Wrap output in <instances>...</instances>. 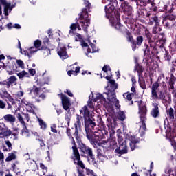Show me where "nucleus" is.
Returning a JSON list of instances; mask_svg holds the SVG:
<instances>
[{
  "label": "nucleus",
  "instance_id": "1",
  "mask_svg": "<svg viewBox=\"0 0 176 176\" xmlns=\"http://www.w3.org/2000/svg\"><path fill=\"white\" fill-rule=\"evenodd\" d=\"M102 71L107 75L105 76V79L109 81L108 83H109L110 87L112 89V91H109L108 93H105L107 96V100L118 108L119 107V100L116 99V94H115V90L118 89V85L115 83V80L111 79V67L108 65H105Z\"/></svg>",
  "mask_w": 176,
  "mask_h": 176
},
{
  "label": "nucleus",
  "instance_id": "2",
  "mask_svg": "<svg viewBox=\"0 0 176 176\" xmlns=\"http://www.w3.org/2000/svg\"><path fill=\"white\" fill-rule=\"evenodd\" d=\"M115 6L113 5H109L105 6V12L106 16L108 19H109V21L112 27H114L116 30H120L121 25L120 22H119V16L115 15L116 13L114 12Z\"/></svg>",
  "mask_w": 176,
  "mask_h": 176
},
{
  "label": "nucleus",
  "instance_id": "3",
  "mask_svg": "<svg viewBox=\"0 0 176 176\" xmlns=\"http://www.w3.org/2000/svg\"><path fill=\"white\" fill-rule=\"evenodd\" d=\"M139 107V114L141 120L142 126H140L139 131L144 133L146 130V125H145V120L146 119V107L142 102V101L135 102Z\"/></svg>",
  "mask_w": 176,
  "mask_h": 176
},
{
  "label": "nucleus",
  "instance_id": "4",
  "mask_svg": "<svg viewBox=\"0 0 176 176\" xmlns=\"http://www.w3.org/2000/svg\"><path fill=\"white\" fill-rule=\"evenodd\" d=\"M92 95V100L88 101V107L89 108H91V109H94L95 104L93 102H97L98 105H104V107H107V102L105 101V98L104 96L100 93H97L95 94H93V92H91Z\"/></svg>",
  "mask_w": 176,
  "mask_h": 176
},
{
  "label": "nucleus",
  "instance_id": "5",
  "mask_svg": "<svg viewBox=\"0 0 176 176\" xmlns=\"http://www.w3.org/2000/svg\"><path fill=\"white\" fill-rule=\"evenodd\" d=\"M159 89V82H155L152 85L151 87V98L155 101H159V100H164L166 96L162 91L157 92Z\"/></svg>",
  "mask_w": 176,
  "mask_h": 176
},
{
  "label": "nucleus",
  "instance_id": "6",
  "mask_svg": "<svg viewBox=\"0 0 176 176\" xmlns=\"http://www.w3.org/2000/svg\"><path fill=\"white\" fill-rule=\"evenodd\" d=\"M80 23L81 24L83 31H85V32H87V28L90 25V16H89L87 9H82L80 16Z\"/></svg>",
  "mask_w": 176,
  "mask_h": 176
},
{
  "label": "nucleus",
  "instance_id": "7",
  "mask_svg": "<svg viewBox=\"0 0 176 176\" xmlns=\"http://www.w3.org/2000/svg\"><path fill=\"white\" fill-rule=\"evenodd\" d=\"M80 113H82L85 122H89V124L92 126H96V122L91 120L93 118V112L89 111L87 106H84L81 110H80Z\"/></svg>",
  "mask_w": 176,
  "mask_h": 176
},
{
  "label": "nucleus",
  "instance_id": "8",
  "mask_svg": "<svg viewBox=\"0 0 176 176\" xmlns=\"http://www.w3.org/2000/svg\"><path fill=\"white\" fill-rule=\"evenodd\" d=\"M28 91H30V96L34 98H38V97H39L40 98H42V100H44L45 97V94L42 93V89L38 88V87L35 85L33 86V89H29Z\"/></svg>",
  "mask_w": 176,
  "mask_h": 176
},
{
  "label": "nucleus",
  "instance_id": "9",
  "mask_svg": "<svg viewBox=\"0 0 176 176\" xmlns=\"http://www.w3.org/2000/svg\"><path fill=\"white\" fill-rule=\"evenodd\" d=\"M73 149V155H74V164H76L77 166H79V167H81V168H85V164L82 161H80V155L79 154V151H78V148L75 146H72Z\"/></svg>",
  "mask_w": 176,
  "mask_h": 176
},
{
  "label": "nucleus",
  "instance_id": "10",
  "mask_svg": "<svg viewBox=\"0 0 176 176\" xmlns=\"http://www.w3.org/2000/svg\"><path fill=\"white\" fill-rule=\"evenodd\" d=\"M57 53L62 60L68 58V54L67 53V48L64 44H59L57 48Z\"/></svg>",
  "mask_w": 176,
  "mask_h": 176
},
{
  "label": "nucleus",
  "instance_id": "11",
  "mask_svg": "<svg viewBox=\"0 0 176 176\" xmlns=\"http://www.w3.org/2000/svg\"><path fill=\"white\" fill-rule=\"evenodd\" d=\"M116 153L120 155H124L127 153V144H126V141H122V142H120V145L118 148L115 150Z\"/></svg>",
  "mask_w": 176,
  "mask_h": 176
},
{
  "label": "nucleus",
  "instance_id": "12",
  "mask_svg": "<svg viewBox=\"0 0 176 176\" xmlns=\"http://www.w3.org/2000/svg\"><path fill=\"white\" fill-rule=\"evenodd\" d=\"M0 3L4 6V14L5 16H9V13L12 12L13 7L10 3H8L6 0H0Z\"/></svg>",
  "mask_w": 176,
  "mask_h": 176
},
{
  "label": "nucleus",
  "instance_id": "13",
  "mask_svg": "<svg viewBox=\"0 0 176 176\" xmlns=\"http://www.w3.org/2000/svg\"><path fill=\"white\" fill-rule=\"evenodd\" d=\"M12 135V131L8 129V127L5 126V124H0V135H3V137H9V135Z\"/></svg>",
  "mask_w": 176,
  "mask_h": 176
},
{
  "label": "nucleus",
  "instance_id": "14",
  "mask_svg": "<svg viewBox=\"0 0 176 176\" xmlns=\"http://www.w3.org/2000/svg\"><path fill=\"white\" fill-rule=\"evenodd\" d=\"M61 100H62V105L63 107V109L65 111L69 109V107H71V102L69 101V99L68 98V97H67L65 95H62Z\"/></svg>",
  "mask_w": 176,
  "mask_h": 176
},
{
  "label": "nucleus",
  "instance_id": "15",
  "mask_svg": "<svg viewBox=\"0 0 176 176\" xmlns=\"http://www.w3.org/2000/svg\"><path fill=\"white\" fill-rule=\"evenodd\" d=\"M152 106H153V109L151 110V116H153V118H157L159 116V104L157 103H152Z\"/></svg>",
  "mask_w": 176,
  "mask_h": 176
},
{
  "label": "nucleus",
  "instance_id": "16",
  "mask_svg": "<svg viewBox=\"0 0 176 176\" xmlns=\"http://www.w3.org/2000/svg\"><path fill=\"white\" fill-rule=\"evenodd\" d=\"M166 135L167 137H176V127L173 126V128L169 127L166 130Z\"/></svg>",
  "mask_w": 176,
  "mask_h": 176
},
{
  "label": "nucleus",
  "instance_id": "17",
  "mask_svg": "<svg viewBox=\"0 0 176 176\" xmlns=\"http://www.w3.org/2000/svg\"><path fill=\"white\" fill-rule=\"evenodd\" d=\"M3 119L5 122H7L8 123H14L16 122V117L12 114H7L3 116Z\"/></svg>",
  "mask_w": 176,
  "mask_h": 176
},
{
  "label": "nucleus",
  "instance_id": "18",
  "mask_svg": "<svg viewBox=\"0 0 176 176\" xmlns=\"http://www.w3.org/2000/svg\"><path fill=\"white\" fill-rule=\"evenodd\" d=\"M75 41L76 42H81V46L82 47H87L88 45L82 39V35H80L79 33H76L75 36Z\"/></svg>",
  "mask_w": 176,
  "mask_h": 176
},
{
  "label": "nucleus",
  "instance_id": "19",
  "mask_svg": "<svg viewBox=\"0 0 176 176\" xmlns=\"http://www.w3.org/2000/svg\"><path fill=\"white\" fill-rule=\"evenodd\" d=\"M129 141H130L129 144L131 146V151H134V149L135 148V144H137V142H138V140H137L135 137H133L131 135H129Z\"/></svg>",
  "mask_w": 176,
  "mask_h": 176
},
{
  "label": "nucleus",
  "instance_id": "20",
  "mask_svg": "<svg viewBox=\"0 0 176 176\" xmlns=\"http://www.w3.org/2000/svg\"><path fill=\"white\" fill-rule=\"evenodd\" d=\"M1 97L3 98H7L10 102H14V100H13V98H12V96L6 91V90L2 91Z\"/></svg>",
  "mask_w": 176,
  "mask_h": 176
},
{
  "label": "nucleus",
  "instance_id": "21",
  "mask_svg": "<svg viewBox=\"0 0 176 176\" xmlns=\"http://www.w3.org/2000/svg\"><path fill=\"white\" fill-rule=\"evenodd\" d=\"M123 10H124L125 13L128 14V16H130L131 14V12H133V8L128 4H124L122 6Z\"/></svg>",
  "mask_w": 176,
  "mask_h": 176
},
{
  "label": "nucleus",
  "instance_id": "22",
  "mask_svg": "<svg viewBox=\"0 0 176 176\" xmlns=\"http://www.w3.org/2000/svg\"><path fill=\"white\" fill-rule=\"evenodd\" d=\"M80 72V67H76L75 70H69L67 72V75H69V76H72V75L76 76L79 74Z\"/></svg>",
  "mask_w": 176,
  "mask_h": 176
},
{
  "label": "nucleus",
  "instance_id": "23",
  "mask_svg": "<svg viewBox=\"0 0 176 176\" xmlns=\"http://www.w3.org/2000/svg\"><path fill=\"white\" fill-rule=\"evenodd\" d=\"M17 76L19 79L23 80V78H29L30 74L28 72H25V70H23L18 74H16Z\"/></svg>",
  "mask_w": 176,
  "mask_h": 176
},
{
  "label": "nucleus",
  "instance_id": "24",
  "mask_svg": "<svg viewBox=\"0 0 176 176\" xmlns=\"http://www.w3.org/2000/svg\"><path fill=\"white\" fill-rule=\"evenodd\" d=\"M21 104L22 105H25L27 109H30V111L32 109V104L28 102L25 98L21 100Z\"/></svg>",
  "mask_w": 176,
  "mask_h": 176
},
{
  "label": "nucleus",
  "instance_id": "25",
  "mask_svg": "<svg viewBox=\"0 0 176 176\" xmlns=\"http://www.w3.org/2000/svg\"><path fill=\"white\" fill-rule=\"evenodd\" d=\"M76 28H78V23H72L70 25V30L69 32V35H75V31H76Z\"/></svg>",
  "mask_w": 176,
  "mask_h": 176
},
{
  "label": "nucleus",
  "instance_id": "26",
  "mask_svg": "<svg viewBox=\"0 0 176 176\" xmlns=\"http://www.w3.org/2000/svg\"><path fill=\"white\" fill-rule=\"evenodd\" d=\"M38 123H39V126L40 128L41 129V130H46V128L47 127V125L46 124V122H45V121H43V120L37 118Z\"/></svg>",
  "mask_w": 176,
  "mask_h": 176
},
{
  "label": "nucleus",
  "instance_id": "27",
  "mask_svg": "<svg viewBox=\"0 0 176 176\" xmlns=\"http://www.w3.org/2000/svg\"><path fill=\"white\" fill-rule=\"evenodd\" d=\"M28 50L29 52V56L31 58L32 57V55L35 54V53L39 50V49H36L34 47H30L28 48Z\"/></svg>",
  "mask_w": 176,
  "mask_h": 176
},
{
  "label": "nucleus",
  "instance_id": "28",
  "mask_svg": "<svg viewBox=\"0 0 176 176\" xmlns=\"http://www.w3.org/2000/svg\"><path fill=\"white\" fill-rule=\"evenodd\" d=\"M12 160H16V153H9L6 160V162H12Z\"/></svg>",
  "mask_w": 176,
  "mask_h": 176
},
{
  "label": "nucleus",
  "instance_id": "29",
  "mask_svg": "<svg viewBox=\"0 0 176 176\" xmlns=\"http://www.w3.org/2000/svg\"><path fill=\"white\" fill-rule=\"evenodd\" d=\"M7 80L10 87L12 85H13V83H15L16 85V82H17V78L15 76H12Z\"/></svg>",
  "mask_w": 176,
  "mask_h": 176
},
{
  "label": "nucleus",
  "instance_id": "30",
  "mask_svg": "<svg viewBox=\"0 0 176 176\" xmlns=\"http://www.w3.org/2000/svg\"><path fill=\"white\" fill-rule=\"evenodd\" d=\"M135 71H137V72L138 73V75L140 76L141 75V74H142V72H144V68H142V66L137 63L135 67Z\"/></svg>",
  "mask_w": 176,
  "mask_h": 176
},
{
  "label": "nucleus",
  "instance_id": "31",
  "mask_svg": "<svg viewBox=\"0 0 176 176\" xmlns=\"http://www.w3.org/2000/svg\"><path fill=\"white\" fill-rule=\"evenodd\" d=\"M151 21L149 22L150 25H152L154 21V23H155V25L157 27H159V19H157V16H153V18L151 19Z\"/></svg>",
  "mask_w": 176,
  "mask_h": 176
},
{
  "label": "nucleus",
  "instance_id": "32",
  "mask_svg": "<svg viewBox=\"0 0 176 176\" xmlns=\"http://www.w3.org/2000/svg\"><path fill=\"white\" fill-rule=\"evenodd\" d=\"M139 83L142 89H143L144 90L146 89V84L145 83V80H144L143 78H139Z\"/></svg>",
  "mask_w": 176,
  "mask_h": 176
},
{
  "label": "nucleus",
  "instance_id": "33",
  "mask_svg": "<svg viewBox=\"0 0 176 176\" xmlns=\"http://www.w3.org/2000/svg\"><path fill=\"white\" fill-rule=\"evenodd\" d=\"M133 96H134V94L130 93H124L123 94V97H124L126 100H128V101H131Z\"/></svg>",
  "mask_w": 176,
  "mask_h": 176
},
{
  "label": "nucleus",
  "instance_id": "34",
  "mask_svg": "<svg viewBox=\"0 0 176 176\" xmlns=\"http://www.w3.org/2000/svg\"><path fill=\"white\" fill-rule=\"evenodd\" d=\"M42 45V41L41 40H36L34 43V46L35 49H39Z\"/></svg>",
  "mask_w": 176,
  "mask_h": 176
},
{
  "label": "nucleus",
  "instance_id": "35",
  "mask_svg": "<svg viewBox=\"0 0 176 176\" xmlns=\"http://www.w3.org/2000/svg\"><path fill=\"white\" fill-rule=\"evenodd\" d=\"M118 118L120 120H124L126 119V114H124V112L120 111L118 115Z\"/></svg>",
  "mask_w": 176,
  "mask_h": 176
},
{
  "label": "nucleus",
  "instance_id": "36",
  "mask_svg": "<svg viewBox=\"0 0 176 176\" xmlns=\"http://www.w3.org/2000/svg\"><path fill=\"white\" fill-rule=\"evenodd\" d=\"M23 96H24V91H19L16 93V94H15V100L16 101H20V100H19V97H23Z\"/></svg>",
  "mask_w": 176,
  "mask_h": 176
},
{
  "label": "nucleus",
  "instance_id": "37",
  "mask_svg": "<svg viewBox=\"0 0 176 176\" xmlns=\"http://www.w3.org/2000/svg\"><path fill=\"white\" fill-rule=\"evenodd\" d=\"M0 86H4L5 87H7V89H9L10 87V85L9 84L8 80L0 81Z\"/></svg>",
  "mask_w": 176,
  "mask_h": 176
},
{
  "label": "nucleus",
  "instance_id": "38",
  "mask_svg": "<svg viewBox=\"0 0 176 176\" xmlns=\"http://www.w3.org/2000/svg\"><path fill=\"white\" fill-rule=\"evenodd\" d=\"M17 119L19 120L20 123H21L22 126H25V122H24V119L23 118V116H21V114L18 113Z\"/></svg>",
  "mask_w": 176,
  "mask_h": 176
},
{
  "label": "nucleus",
  "instance_id": "39",
  "mask_svg": "<svg viewBox=\"0 0 176 176\" xmlns=\"http://www.w3.org/2000/svg\"><path fill=\"white\" fill-rule=\"evenodd\" d=\"M101 152H102L101 149L97 150L98 157L99 159H101L102 160H104V159H107V157L104 156Z\"/></svg>",
  "mask_w": 176,
  "mask_h": 176
},
{
  "label": "nucleus",
  "instance_id": "40",
  "mask_svg": "<svg viewBox=\"0 0 176 176\" xmlns=\"http://www.w3.org/2000/svg\"><path fill=\"white\" fill-rule=\"evenodd\" d=\"M168 113L169 116V118L170 119H174V109L173 108H170L169 110L168 111Z\"/></svg>",
  "mask_w": 176,
  "mask_h": 176
},
{
  "label": "nucleus",
  "instance_id": "41",
  "mask_svg": "<svg viewBox=\"0 0 176 176\" xmlns=\"http://www.w3.org/2000/svg\"><path fill=\"white\" fill-rule=\"evenodd\" d=\"M85 152L88 153L89 156H90L91 159H93V151L91 150V148L89 147L85 148Z\"/></svg>",
  "mask_w": 176,
  "mask_h": 176
},
{
  "label": "nucleus",
  "instance_id": "42",
  "mask_svg": "<svg viewBox=\"0 0 176 176\" xmlns=\"http://www.w3.org/2000/svg\"><path fill=\"white\" fill-rule=\"evenodd\" d=\"M77 118V122L76 124H78V126H80V124H82V122L83 121V118H82V116H79V115H77L76 116Z\"/></svg>",
  "mask_w": 176,
  "mask_h": 176
},
{
  "label": "nucleus",
  "instance_id": "43",
  "mask_svg": "<svg viewBox=\"0 0 176 176\" xmlns=\"http://www.w3.org/2000/svg\"><path fill=\"white\" fill-rule=\"evenodd\" d=\"M88 42L92 49V53H96L97 52V47H96V45L93 44L92 43L90 42V40H88Z\"/></svg>",
  "mask_w": 176,
  "mask_h": 176
},
{
  "label": "nucleus",
  "instance_id": "44",
  "mask_svg": "<svg viewBox=\"0 0 176 176\" xmlns=\"http://www.w3.org/2000/svg\"><path fill=\"white\" fill-rule=\"evenodd\" d=\"M166 176H174V174L173 173V170L171 168H167L165 171Z\"/></svg>",
  "mask_w": 176,
  "mask_h": 176
},
{
  "label": "nucleus",
  "instance_id": "45",
  "mask_svg": "<svg viewBox=\"0 0 176 176\" xmlns=\"http://www.w3.org/2000/svg\"><path fill=\"white\" fill-rule=\"evenodd\" d=\"M40 167L43 170V175H45V174L47 173V168L42 163L40 164Z\"/></svg>",
  "mask_w": 176,
  "mask_h": 176
},
{
  "label": "nucleus",
  "instance_id": "46",
  "mask_svg": "<svg viewBox=\"0 0 176 176\" xmlns=\"http://www.w3.org/2000/svg\"><path fill=\"white\" fill-rule=\"evenodd\" d=\"M86 173L89 176H97L92 170L86 169Z\"/></svg>",
  "mask_w": 176,
  "mask_h": 176
},
{
  "label": "nucleus",
  "instance_id": "47",
  "mask_svg": "<svg viewBox=\"0 0 176 176\" xmlns=\"http://www.w3.org/2000/svg\"><path fill=\"white\" fill-rule=\"evenodd\" d=\"M175 19V16H174V15L168 16L164 18L163 24H164V22L166 21V20H174Z\"/></svg>",
  "mask_w": 176,
  "mask_h": 176
},
{
  "label": "nucleus",
  "instance_id": "48",
  "mask_svg": "<svg viewBox=\"0 0 176 176\" xmlns=\"http://www.w3.org/2000/svg\"><path fill=\"white\" fill-rule=\"evenodd\" d=\"M142 42H144V38L142 36L137 37V45H141Z\"/></svg>",
  "mask_w": 176,
  "mask_h": 176
},
{
  "label": "nucleus",
  "instance_id": "49",
  "mask_svg": "<svg viewBox=\"0 0 176 176\" xmlns=\"http://www.w3.org/2000/svg\"><path fill=\"white\" fill-rule=\"evenodd\" d=\"M23 129H22V135H25V134L28 133V129H27V126H23Z\"/></svg>",
  "mask_w": 176,
  "mask_h": 176
},
{
  "label": "nucleus",
  "instance_id": "50",
  "mask_svg": "<svg viewBox=\"0 0 176 176\" xmlns=\"http://www.w3.org/2000/svg\"><path fill=\"white\" fill-rule=\"evenodd\" d=\"M57 125L56 124H53L52 126H51V131L52 133H57Z\"/></svg>",
  "mask_w": 176,
  "mask_h": 176
},
{
  "label": "nucleus",
  "instance_id": "51",
  "mask_svg": "<svg viewBox=\"0 0 176 176\" xmlns=\"http://www.w3.org/2000/svg\"><path fill=\"white\" fill-rule=\"evenodd\" d=\"M5 143L6 145H7V146L8 147V151H12V149H13V148L12 147V143L10 141L6 140Z\"/></svg>",
  "mask_w": 176,
  "mask_h": 176
},
{
  "label": "nucleus",
  "instance_id": "52",
  "mask_svg": "<svg viewBox=\"0 0 176 176\" xmlns=\"http://www.w3.org/2000/svg\"><path fill=\"white\" fill-rule=\"evenodd\" d=\"M36 82H37V85L38 86H40V87H42V86H43V85L47 84V82H49V77L47 78V81H45V82H39V81H38V80Z\"/></svg>",
  "mask_w": 176,
  "mask_h": 176
},
{
  "label": "nucleus",
  "instance_id": "53",
  "mask_svg": "<svg viewBox=\"0 0 176 176\" xmlns=\"http://www.w3.org/2000/svg\"><path fill=\"white\" fill-rule=\"evenodd\" d=\"M16 63L21 68H24V62L23 60H16Z\"/></svg>",
  "mask_w": 176,
  "mask_h": 176
},
{
  "label": "nucleus",
  "instance_id": "54",
  "mask_svg": "<svg viewBox=\"0 0 176 176\" xmlns=\"http://www.w3.org/2000/svg\"><path fill=\"white\" fill-rule=\"evenodd\" d=\"M6 108V103L0 99V109H5Z\"/></svg>",
  "mask_w": 176,
  "mask_h": 176
},
{
  "label": "nucleus",
  "instance_id": "55",
  "mask_svg": "<svg viewBox=\"0 0 176 176\" xmlns=\"http://www.w3.org/2000/svg\"><path fill=\"white\" fill-rule=\"evenodd\" d=\"M170 144L174 148V151H176V141L174 139H170Z\"/></svg>",
  "mask_w": 176,
  "mask_h": 176
},
{
  "label": "nucleus",
  "instance_id": "56",
  "mask_svg": "<svg viewBox=\"0 0 176 176\" xmlns=\"http://www.w3.org/2000/svg\"><path fill=\"white\" fill-rule=\"evenodd\" d=\"M21 53H22V54H23L24 56H27L28 57H29V58H31L30 56V53L28 52V50H23H23H21Z\"/></svg>",
  "mask_w": 176,
  "mask_h": 176
},
{
  "label": "nucleus",
  "instance_id": "57",
  "mask_svg": "<svg viewBox=\"0 0 176 176\" xmlns=\"http://www.w3.org/2000/svg\"><path fill=\"white\" fill-rule=\"evenodd\" d=\"M65 120H66V122L67 123V126H69V122L71 121V117L68 115H66L65 116Z\"/></svg>",
  "mask_w": 176,
  "mask_h": 176
},
{
  "label": "nucleus",
  "instance_id": "58",
  "mask_svg": "<svg viewBox=\"0 0 176 176\" xmlns=\"http://www.w3.org/2000/svg\"><path fill=\"white\" fill-rule=\"evenodd\" d=\"M29 74H30V75H32V76H34V75H35V74H36V72L35 71L34 69H30Z\"/></svg>",
  "mask_w": 176,
  "mask_h": 176
},
{
  "label": "nucleus",
  "instance_id": "59",
  "mask_svg": "<svg viewBox=\"0 0 176 176\" xmlns=\"http://www.w3.org/2000/svg\"><path fill=\"white\" fill-rule=\"evenodd\" d=\"M38 141H39V142H40V146H45V142H43V140H41V139H38Z\"/></svg>",
  "mask_w": 176,
  "mask_h": 176
},
{
  "label": "nucleus",
  "instance_id": "60",
  "mask_svg": "<svg viewBox=\"0 0 176 176\" xmlns=\"http://www.w3.org/2000/svg\"><path fill=\"white\" fill-rule=\"evenodd\" d=\"M85 1V5H86V8H88V9H89L90 6H91V4H90V3H89V1L84 0Z\"/></svg>",
  "mask_w": 176,
  "mask_h": 176
},
{
  "label": "nucleus",
  "instance_id": "61",
  "mask_svg": "<svg viewBox=\"0 0 176 176\" xmlns=\"http://www.w3.org/2000/svg\"><path fill=\"white\" fill-rule=\"evenodd\" d=\"M74 136L75 137V138L78 141L79 140V136L78 135V131H76Z\"/></svg>",
  "mask_w": 176,
  "mask_h": 176
},
{
  "label": "nucleus",
  "instance_id": "62",
  "mask_svg": "<svg viewBox=\"0 0 176 176\" xmlns=\"http://www.w3.org/2000/svg\"><path fill=\"white\" fill-rule=\"evenodd\" d=\"M67 94H68V96H69V97H73L74 94H72V92H71L70 90H67Z\"/></svg>",
  "mask_w": 176,
  "mask_h": 176
},
{
  "label": "nucleus",
  "instance_id": "63",
  "mask_svg": "<svg viewBox=\"0 0 176 176\" xmlns=\"http://www.w3.org/2000/svg\"><path fill=\"white\" fill-rule=\"evenodd\" d=\"M25 160H30V154L27 153L24 155Z\"/></svg>",
  "mask_w": 176,
  "mask_h": 176
},
{
  "label": "nucleus",
  "instance_id": "64",
  "mask_svg": "<svg viewBox=\"0 0 176 176\" xmlns=\"http://www.w3.org/2000/svg\"><path fill=\"white\" fill-rule=\"evenodd\" d=\"M44 53L45 54H47V56H49V54H50V50H44Z\"/></svg>",
  "mask_w": 176,
  "mask_h": 176
}]
</instances>
